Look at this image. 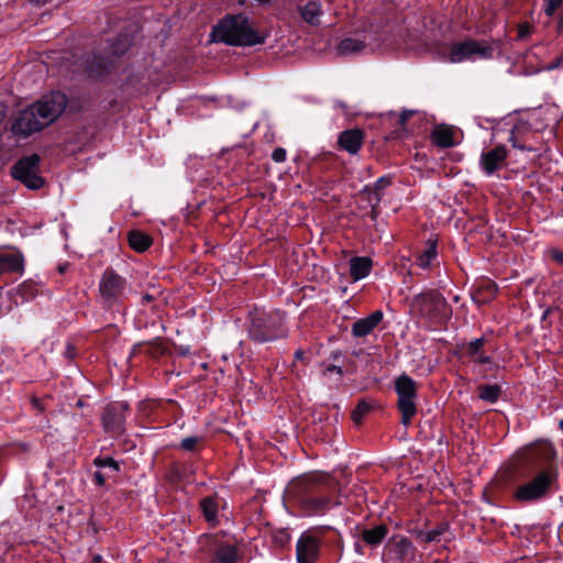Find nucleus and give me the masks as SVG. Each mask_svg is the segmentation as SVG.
Masks as SVG:
<instances>
[{"mask_svg": "<svg viewBox=\"0 0 563 563\" xmlns=\"http://www.w3.org/2000/svg\"><path fill=\"white\" fill-rule=\"evenodd\" d=\"M199 506L205 520L212 527L218 526L220 499L217 496H207L200 500Z\"/></svg>", "mask_w": 563, "mask_h": 563, "instance_id": "17", "label": "nucleus"}, {"mask_svg": "<svg viewBox=\"0 0 563 563\" xmlns=\"http://www.w3.org/2000/svg\"><path fill=\"white\" fill-rule=\"evenodd\" d=\"M387 532L388 529L385 525H378L372 529H364L362 531V539L366 544L376 547L386 538Z\"/></svg>", "mask_w": 563, "mask_h": 563, "instance_id": "22", "label": "nucleus"}, {"mask_svg": "<svg viewBox=\"0 0 563 563\" xmlns=\"http://www.w3.org/2000/svg\"><path fill=\"white\" fill-rule=\"evenodd\" d=\"M507 157V150L505 146L499 145L495 148L488 151L487 153L482 154L481 164L484 170L490 175L505 162Z\"/></svg>", "mask_w": 563, "mask_h": 563, "instance_id": "13", "label": "nucleus"}, {"mask_svg": "<svg viewBox=\"0 0 563 563\" xmlns=\"http://www.w3.org/2000/svg\"><path fill=\"white\" fill-rule=\"evenodd\" d=\"M500 395L498 385H483L479 387V398L488 402H496Z\"/></svg>", "mask_w": 563, "mask_h": 563, "instance_id": "27", "label": "nucleus"}, {"mask_svg": "<svg viewBox=\"0 0 563 563\" xmlns=\"http://www.w3.org/2000/svg\"><path fill=\"white\" fill-rule=\"evenodd\" d=\"M364 134L358 129L346 130L339 136V145L350 154H356L363 144Z\"/></svg>", "mask_w": 563, "mask_h": 563, "instance_id": "15", "label": "nucleus"}, {"mask_svg": "<svg viewBox=\"0 0 563 563\" xmlns=\"http://www.w3.org/2000/svg\"><path fill=\"white\" fill-rule=\"evenodd\" d=\"M272 159L276 163H283L286 159V151L282 147H277L272 153Z\"/></svg>", "mask_w": 563, "mask_h": 563, "instance_id": "37", "label": "nucleus"}, {"mask_svg": "<svg viewBox=\"0 0 563 563\" xmlns=\"http://www.w3.org/2000/svg\"><path fill=\"white\" fill-rule=\"evenodd\" d=\"M40 290L38 285L33 280H26L9 291V296L15 305L34 298Z\"/></svg>", "mask_w": 563, "mask_h": 563, "instance_id": "16", "label": "nucleus"}, {"mask_svg": "<svg viewBox=\"0 0 563 563\" xmlns=\"http://www.w3.org/2000/svg\"><path fill=\"white\" fill-rule=\"evenodd\" d=\"M11 175L33 190L40 189L44 185V179L40 175V156L37 154L19 159L12 166Z\"/></svg>", "mask_w": 563, "mask_h": 563, "instance_id": "8", "label": "nucleus"}, {"mask_svg": "<svg viewBox=\"0 0 563 563\" xmlns=\"http://www.w3.org/2000/svg\"><path fill=\"white\" fill-rule=\"evenodd\" d=\"M129 244L134 251L144 252L151 246L152 239L147 234L134 230L129 233Z\"/></svg>", "mask_w": 563, "mask_h": 563, "instance_id": "25", "label": "nucleus"}, {"mask_svg": "<svg viewBox=\"0 0 563 563\" xmlns=\"http://www.w3.org/2000/svg\"><path fill=\"white\" fill-rule=\"evenodd\" d=\"M366 47V36L360 37H345L336 46V54L341 56L355 55L361 53Z\"/></svg>", "mask_w": 563, "mask_h": 563, "instance_id": "18", "label": "nucleus"}, {"mask_svg": "<svg viewBox=\"0 0 563 563\" xmlns=\"http://www.w3.org/2000/svg\"><path fill=\"white\" fill-rule=\"evenodd\" d=\"M107 475L98 471L93 474V481L98 486H103L106 483Z\"/></svg>", "mask_w": 563, "mask_h": 563, "instance_id": "38", "label": "nucleus"}, {"mask_svg": "<svg viewBox=\"0 0 563 563\" xmlns=\"http://www.w3.org/2000/svg\"><path fill=\"white\" fill-rule=\"evenodd\" d=\"M303 355H305V354H303V351H302V350H298V351H296V353H295V357H296V360H303Z\"/></svg>", "mask_w": 563, "mask_h": 563, "instance_id": "49", "label": "nucleus"}, {"mask_svg": "<svg viewBox=\"0 0 563 563\" xmlns=\"http://www.w3.org/2000/svg\"><path fill=\"white\" fill-rule=\"evenodd\" d=\"M415 558L412 542L404 536H394L388 539L383 551L385 563H404Z\"/></svg>", "mask_w": 563, "mask_h": 563, "instance_id": "10", "label": "nucleus"}, {"mask_svg": "<svg viewBox=\"0 0 563 563\" xmlns=\"http://www.w3.org/2000/svg\"><path fill=\"white\" fill-rule=\"evenodd\" d=\"M383 312L376 310L366 318L358 319L352 327V333L354 336L363 338L369 334L383 320Z\"/></svg>", "mask_w": 563, "mask_h": 563, "instance_id": "14", "label": "nucleus"}, {"mask_svg": "<svg viewBox=\"0 0 563 563\" xmlns=\"http://www.w3.org/2000/svg\"><path fill=\"white\" fill-rule=\"evenodd\" d=\"M558 30L560 32L563 31V10H562V13L560 14V18H559V21H558Z\"/></svg>", "mask_w": 563, "mask_h": 563, "instance_id": "48", "label": "nucleus"}, {"mask_svg": "<svg viewBox=\"0 0 563 563\" xmlns=\"http://www.w3.org/2000/svg\"><path fill=\"white\" fill-rule=\"evenodd\" d=\"M3 118H4V112L0 110V123L2 122Z\"/></svg>", "mask_w": 563, "mask_h": 563, "instance_id": "52", "label": "nucleus"}, {"mask_svg": "<svg viewBox=\"0 0 563 563\" xmlns=\"http://www.w3.org/2000/svg\"><path fill=\"white\" fill-rule=\"evenodd\" d=\"M372 269V260L366 256H356L350 261V274L354 280L365 278Z\"/></svg>", "mask_w": 563, "mask_h": 563, "instance_id": "19", "label": "nucleus"}, {"mask_svg": "<svg viewBox=\"0 0 563 563\" xmlns=\"http://www.w3.org/2000/svg\"><path fill=\"white\" fill-rule=\"evenodd\" d=\"M93 464L97 467H109L110 470H112L115 473L120 472L119 463L115 460H113L112 457H100V456L96 457L93 460Z\"/></svg>", "mask_w": 563, "mask_h": 563, "instance_id": "29", "label": "nucleus"}, {"mask_svg": "<svg viewBox=\"0 0 563 563\" xmlns=\"http://www.w3.org/2000/svg\"><path fill=\"white\" fill-rule=\"evenodd\" d=\"M485 289L489 294V296H494L496 292V285L489 280L485 282Z\"/></svg>", "mask_w": 563, "mask_h": 563, "instance_id": "42", "label": "nucleus"}, {"mask_svg": "<svg viewBox=\"0 0 563 563\" xmlns=\"http://www.w3.org/2000/svg\"><path fill=\"white\" fill-rule=\"evenodd\" d=\"M562 4L563 0H543V11L548 16H553Z\"/></svg>", "mask_w": 563, "mask_h": 563, "instance_id": "32", "label": "nucleus"}, {"mask_svg": "<svg viewBox=\"0 0 563 563\" xmlns=\"http://www.w3.org/2000/svg\"><path fill=\"white\" fill-rule=\"evenodd\" d=\"M126 280L113 269L108 268L99 282V294L103 305L112 307L119 303L125 296Z\"/></svg>", "mask_w": 563, "mask_h": 563, "instance_id": "9", "label": "nucleus"}, {"mask_svg": "<svg viewBox=\"0 0 563 563\" xmlns=\"http://www.w3.org/2000/svg\"><path fill=\"white\" fill-rule=\"evenodd\" d=\"M560 428L563 431V419L560 421Z\"/></svg>", "mask_w": 563, "mask_h": 563, "instance_id": "54", "label": "nucleus"}, {"mask_svg": "<svg viewBox=\"0 0 563 563\" xmlns=\"http://www.w3.org/2000/svg\"><path fill=\"white\" fill-rule=\"evenodd\" d=\"M411 307L422 318L434 324H441L450 318V309L446 300L437 291L415 296Z\"/></svg>", "mask_w": 563, "mask_h": 563, "instance_id": "5", "label": "nucleus"}, {"mask_svg": "<svg viewBox=\"0 0 563 563\" xmlns=\"http://www.w3.org/2000/svg\"><path fill=\"white\" fill-rule=\"evenodd\" d=\"M320 540L311 534L303 533L296 547L297 563H314L319 554Z\"/></svg>", "mask_w": 563, "mask_h": 563, "instance_id": "12", "label": "nucleus"}, {"mask_svg": "<svg viewBox=\"0 0 563 563\" xmlns=\"http://www.w3.org/2000/svg\"><path fill=\"white\" fill-rule=\"evenodd\" d=\"M200 442H201V438H199V437H187L181 440L180 446H181V449H184L186 451H195L196 446Z\"/></svg>", "mask_w": 563, "mask_h": 563, "instance_id": "34", "label": "nucleus"}, {"mask_svg": "<svg viewBox=\"0 0 563 563\" xmlns=\"http://www.w3.org/2000/svg\"><path fill=\"white\" fill-rule=\"evenodd\" d=\"M530 33V25L529 24H522L519 26V31H518V37L519 38H523L526 35H528Z\"/></svg>", "mask_w": 563, "mask_h": 563, "instance_id": "40", "label": "nucleus"}, {"mask_svg": "<svg viewBox=\"0 0 563 563\" xmlns=\"http://www.w3.org/2000/svg\"><path fill=\"white\" fill-rule=\"evenodd\" d=\"M493 47L485 41L467 40L452 44L449 53L451 63H462L468 59H487L493 57Z\"/></svg>", "mask_w": 563, "mask_h": 563, "instance_id": "7", "label": "nucleus"}, {"mask_svg": "<svg viewBox=\"0 0 563 563\" xmlns=\"http://www.w3.org/2000/svg\"><path fill=\"white\" fill-rule=\"evenodd\" d=\"M310 503L318 510L327 509L331 505V500L328 497L312 498Z\"/></svg>", "mask_w": 563, "mask_h": 563, "instance_id": "36", "label": "nucleus"}, {"mask_svg": "<svg viewBox=\"0 0 563 563\" xmlns=\"http://www.w3.org/2000/svg\"><path fill=\"white\" fill-rule=\"evenodd\" d=\"M327 372H336L339 375H341V374H342V369H341V367H338V366H335V365H331V366H329V367L327 368Z\"/></svg>", "mask_w": 563, "mask_h": 563, "instance_id": "47", "label": "nucleus"}, {"mask_svg": "<svg viewBox=\"0 0 563 563\" xmlns=\"http://www.w3.org/2000/svg\"><path fill=\"white\" fill-rule=\"evenodd\" d=\"M417 383L406 374L395 380V390L398 396V409L401 412V422L408 426L417 412Z\"/></svg>", "mask_w": 563, "mask_h": 563, "instance_id": "6", "label": "nucleus"}, {"mask_svg": "<svg viewBox=\"0 0 563 563\" xmlns=\"http://www.w3.org/2000/svg\"><path fill=\"white\" fill-rule=\"evenodd\" d=\"M32 406H33L34 410H36L38 413H42L45 410L42 401L36 397L32 398Z\"/></svg>", "mask_w": 563, "mask_h": 563, "instance_id": "39", "label": "nucleus"}, {"mask_svg": "<svg viewBox=\"0 0 563 563\" xmlns=\"http://www.w3.org/2000/svg\"><path fill=\"white\" fill-rule=\"evenodd\" d=\"M550 254L554 261H556L560 264H563V252L559 250H552Z\"/></svg>", "mask_w": 563, "mask_h": 563, "instance_id": "41", "label": "nucleus"}, {"mask_svg": "<svg viewBox=\"0 0 563 563\" xmlns=\"http://www.w3.org/2000/svg\"><path fill=\"white\" fill-rule=\"evenodd\" d=\"M156 346L159 350V352H163V347L161 346V344L156 343Z\"/></svg>", "mask_w": 563, "mask_h": 563, "instance_id": "53", "label": "nucleus"}, {"mask_svg": "<svg viewBox=\"0 0 563 563\" xmlns=\"http://www.w3.org/2000/svg\"><path fill=\"white\" fill-rule=\"evenodd\" d=\"M216 563H238L239 555L235 545L227 544L220 547L216 552Z\"/></svg>", "mask_w": 563, "mask_h": 563, "instance_id": "26", "label": "nucleus"}, {"mask_svg": "<svg viewBox=\"0 0 563 563\" xmlns=\"http://www.w3.org/2000/svg\"><path fill=\"white\" fill-rule=\"evenodd\" d=\"M128 405L125 402H114L109 405L102 415V423L107 431L121 433L125 422V412Z\"/></svg>", "mask_w": 563, "mask_h": 563, "instance_id": "11", "label": "nucleus"}, {"mask_svg": "<svg viewBox=\"0 0 563 563\" xmlns=\"http://www.w3.org/2000/svg\"><path fill=\"white\" fill-rule=\"evenodd\" d=\"M473 358H474L475 362H478L481 364H488V363H490V357L482 355L481 353L476 357H473Z\"/></svg>", "mask_w": 563, "mask_h": 563, "instance_id": "44", "label": "nucleus"}, {"mask_svg": "<svg viewBox=\"0 0 563 563\" xmlns=\"http://www.w3.org/2000/svg\"><path fill=\"white\" fill-rule=\"evenodd\" d=\"M273 541L276 545H278L280 548L287 545L290 541V534H289L288 530H286V529L276 530L273 533Z\"/></svg>", "mask_w": 563, "mask_h": 563, "instance_id": "30", "label": "nucleus"}, {"mask_svg": "<svg viewBox=\"0 0 563 563\" xmlns=\"http://www.w3.org/2000/svg\"><path fill=\"white\" fill-rule=\"evenodd\" d=\"M154 299V297L150 294H145L143 297H142V303L143 305H146L148 302H151L152 300Z\"/></svg>", "mask_w": 563, "mask_h": 563, "instance_id": "46", "label": "nucleus"}, {"mask_svg": "<svg viewBox=\"0 0 563 563\" xmlns=\"http://www.w3.org/2000/svg\"><path fill=\"white\" fill-rule=\"evenodd\" d=\"M22 269L21 255L12 252L0 253V274L7 272H19Z\"/></svg>", "mask_w": 563, "mask_h": 563, "instance_id": "21", "label": "nucleus"}, {"mask_svg": "<svg viewBox=\"0 0 563 563\" xmlns=\"http://www.w3.org/2000/svg\"><path fill=\"white\" fill-rule=\"evenodd\" d=\"M101 561H102V559H101V556H100V555H96V556L93 558V562H95V563H101Z\"/></svg>", "mask_w": 563, "mask_h": 563, "instance_id": "51", "label": "nucleus"}, {"mask_svg": "<svg viewBox=\"0 0 563 563\" xmlns=\"http://www.w3.org/2000/svg\"><path fill=\"white\" fill-rule=\"evenodd\" d=\"M369 411V405L361 401L352 412V419L355 423H360L363 417Z\"/></svg>", "mask_w": 563, "mask_h": 563, "instance_id": "31", "label": "nucleus"}, {"mask_svg": "<svg viewBox=\"0 0 563 563\" xmlns=\"http://www.w3.org/2000/svg\"><path fill=\"white\" fill-rule=\"evenodd\" d=\"M388 185H389V180H388L387 178H385V177L379 178V179L376 181V184H375L376 189L385 188V187H387Z\"/></svg>", "mask_w": 563, "mask_h": 563, "instance_id": "43", "label": "nucleus"}, {"mask_svg": "<svg viewBox=\"0 0 563 563\" xmlns=\"http://www.w3.org/2000/svg\"><path fill=\"white\" fill-rule=\"evenodd\" d=\"M217 42L232 46H252L264 42L265 36L260 35L250 24L245 15H229L222 19L212 31Z\"/></svg>", "mask_w": 563, "mask_h": 563, "instance_id": "3", "label": "nucleus"}, {"mask_svg": "<svg viewBox=\"0 0 563 563\" xmlns=\"http://www.w3.org/2000/svg\"><path fill=\"white\" fill-rule=\"evenodd\" d=\"M483 345L484 339H476L467 344L466 352L470 356L476 357L481 353Z\"/></svg>", "mask_w": 563, "mask_h": 563, "instance_id": "33", "label": "nucleus"}, {"mask_svg": "<svg viewBox=\"0 0 563 563\" xmlns=\"http://www.w3.org/2000/svg\"><path fill=\"white\" fill-rule=\"evenodd\" d=\"M249 334L252 340L264 343L286 335L283 328V314L278 311L266 312L255 309L250 314Z\"/></svg>", "mask_w": 563, "mask_h": 563, "instance_id": "4", "label": "nucleus"}, {"mask_svg": "<svg viewBox=\"0 0 563 563\" xmlns=\"http://www.w3.org/2000/svg\"><path fill=\"white\" fill-rule=\"evenodd\" d=\"M412 115V111H402L400 114V123L404 125L409 117Z\"/></svg>", "mask_w": 563, "mask_h": 563, "instance_id": "45", "label": "nucleus"}, {"mask_svg": "<svg viewBox=\"0 0 563 563\" xmlns=\"http://www.w3.org/2000/svg\"><path fill=\"white\" fill-rule=\"evenodd\" d=\"M437 255V242L429 240L424 246V250L417 256V265L421 268H428Z\"/></svg>", "mask_w": 563, "mask_h": 563, "instance_id": "24", "label": "nucleus"}, {"mask_svg": "<svg viewBox=\"0 0 563 563\" xmlns=\"http://www.w3.org/2000/svg\"><path fill=\"white\" fill-rule=\"evenodd\" d=\"M307 482L311 485H323L327 488H332L333 486L332 479L322 474H311L307 477Z\"/></svg>", "mask_w": 563, "mask_h": 563, "instance_id": "28", "label": "nucleus"}, {"mask_svg": "<svg viewBox=\"0 0 563 563\" xmlns=\"http://www.w3.org/2000/svg\"><path fill=\"white\" fill-rule=\"evenodd\" d=\"M443 533V529H433L421 534L424 542H434Z\"/></svg>", "mask_w": 563, "mask_h": 563, "instance_id": "35", "label": "nucleus"}, {"mask_svg": "<svg viewBox=\"0 0 563 563\" xmlns=\"http://www.w3.org/2000/svg\"><path fill=\"white\" fill-rule=\"evenodd\" d=\"M32 1H33L34 3H36V4L42 5V4H45L46 2H48L49 0H32Z\"/></svg>", "mask_w": 563, "mask_h": 563, "instance_id": "50", "label": "nucleus"}, {"mask_svg": "<svg viewBox=\"0 0 563 563\" xmlns=\"http://www.w3.org/2000/svg\"><path fill=\"white\" fill-rule=\"evenodd\" d=\"M67 97L52 92L22 110L12 125L14 134L29 136L56 121L65 111Z\"/></svg>", "mask_w": 563, "mask_h": 563, "instance_id": "2", "label": "nucleus"}, {"mask_svg": "<svg viewBox=\"0 0 563 563\" xmlns=\"http://www.w3.org/2000/svg\"><path fill=\"white\" fill-rule=\"evenodd\" d=\"M453 137H454L453 131L445 125L437 126L432 132L433 142L441 147L453 146L454 145Z\"/></svg>", "mask_w": 563, "mask_h": 563, "instance_id": "23", "label": "nucleus"}, {"mask_svg": "<svg viewBox=\"0 0 563 563\" xmlns=\"http://www.w3.org/2000/svg\"><path fill=\"white\" fill-rule=\"evenodd\" d=\"M301 18L306 23L311 26L320 24V16L322 14L321 3L318 1H309L305 5L299 7Z\"/></svg>", "mask_w": 563, "mask_h": 563, "instance_id": "20", "label": "nucleus"}, {"mask_svg": "<svg viewBox=\"0 0 563 563\" xmlns=\"http://www.w3.org/2000/svg\"><path fill=\"white\" fill-rule=\"evenodd\" d=\"M556 451L549 443H539L527 448L520 456L523 474H533L531 479L520 485L514 497L523 503L544 498L558 479V467L554 465Z\"/></svg>", "mask_w": 563, "mask_h": 563, "instance_id": "1", "label": "nucleus"}]
</instances>
